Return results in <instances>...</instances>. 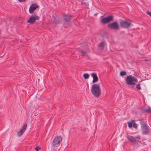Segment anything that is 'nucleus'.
<instances>
[{"instance_id":"nucleus-20","label":"nucleus","mask_w":151,"mask_h":151,"mask_svg":"<svg viewBox=\"0 0 151 151\" xmlns=\"http://www.w3.org/2000/svg\"><path fill=\"white\" fill-rule=\"evenodd\" d=\"M127 75V73L125 71H121L120 73V75L122 76H123Z\"/></svg>"},{"instance_id":"nucleus-9","label":"nucleus","mask_w":151,"mask_h":151,"mask_svg":"<svg viewBox=\"0 0 151 151\" xmlns=\"http://www.w3.org/2000/svg\"><path fill=\"white\" fill-rule=\"evenodd\" d=\"M131 23L125 21H122L120 22L121 26L125 28H128L130 25Z\"/></svg>"},{"instance_id":"nucleus-24","label":"nucleus","mask_w":151,"mask_h":151,"mask_svg":"<svg viewBox=\"0 0 151 151\" xmlns=\"http://www.w3.org/2000/svg\"><path fill=\"white\" fill-rule=\"evenodd\" d=\"M40 149V148L39 146H37L35 147V150L36 151H38L39 149Z\"/></svg>"},{"instance_id":"nucleus-18","label":"nucleus","mask_w":151,"mask_h":151,"mask_svg":"<svg viewBox=\"0 0 151 151\" xmlns=\"http://www.w3.org/2000/svg\"><path fill=\"white\" fill-rule=\"evenodd\" d=\"M144 112H146L148 113H151V109L149 108L148 109H145L144 110Z\"/></svg>"},{"instance_id":"nucleus-17","label":"nucleus","mask_w":151,"mask_h":151,"mask_svg":"<svg viewBox=\"0 0 151 151\" xmlns=\"http://www.w3.org/2000/svg\"><path fill=\"white\" fill-rule=\"evenodd\" d=\"M98 46L99 47L101 48L102 49H103L105 46V43L104 42H102L99 44Z\"/></svg>"},{"instance_id":"nucleus-5","label":"nucleus","mask_w":151,"mask_h":151,"mask_svg":"<svg viewBox=\"0 0 151 151\" xmlns=\"http://www.w3.org/2000/svg\"><path fill=\"white\" fill-rule=\"evenodd\" d=\"M107 27L111 29L118 30L119 29V25L117 22H114L108 24Z\"/></svg>"},{"instance_id":"nucleus-25","label":"nucleus","mask_w":151,"mask_h":151,"mask_svg":"<svg viewBox=\"0 0 151 151\" xmlns=\"http://www.w3.org/2000/svg\"><path fill=\"white\" fill-rule=\"evenodd\" d=\"M19 2H23L26 1V0H18Z\"/></svg>"},{"instance_id":"nucleus-2","label":"nucleus","mask_w":151,"mask_h":151,"mask_svg":"<svg viewBox=\"0 0 151 151\" xmlns=\"http://www.w3.org/2000/svg\"><path fill=\"white\" fill-rule=\"evenodd\" d=\"M126 83L129 85H134L138 82L137 78L134 77L130 75L127 76L125 79Z\"/></svg>"},{"instance_id":"nucleus-19","label":"nucleus","mask_w":151,"mask_h":151,"mask_svg":"<svg viewBox=\"0 0 151 151\" xmlns=\"http://www.w3.org/2000/svg\"><path fill=\"white\" fill-rule=\"evenodd\" d=\"M83 76L85 79H87L89 78V75L88 73H85L83 74Z\"/></svg>"},{"instance_id":"nucleus-11","label":"nucleus","mask_w":151,"mask_h":151,"mask_svg":"<svg viewBox=\"0 0 151 151\" xmlns=\"http://www.w3.org/2000/svg\"><path fill=\"white\" fill-rule=\"evenodd\" d=\"M52 21L55 24H59L62 22V20L57 17H53L51 19Z\"/></svg>"},{"instance_id":"nucleus-10","label":"nucleus","mask_w":151,"mask_h":151,"mask_svg":"<svg viewBox=\"0 0 151 151\" xmlns=\"http://www.w3.org/2000/svg\"><path fill=\"white\" fill-rule=\"evenodd\" d=\"M38 7V5L36 4H32L29 9V13H32Z\"/></svg>"},{"instance_id":"nucleus-15","label":"nucleus","mask_w":151,"mask_h":151,"mask_svg":"<svg viewBox=\"0 0 151 151\" xmlns=\"http://www.w3.org/2000/svg\"><path fill=\"white\" fill-rule=\"evenodd\" d=\"M139 122L141 125V127H145L146 126H147V124H146V122L144 121L143 119H141L139 120Z\"/></svg>"},{"instance_id":"nucleus-22","label":"nucleus","mask_w":151,"mask_h":151,"mask_svg":"<svg viewBox=\"0 0 151 151\" xmlns=\"http://www.w3.org/2000/svg\"><path fill=\"white\" fill-rule=\"evenodd\" d=\"M136 88L139 90H140L141 89V88L140 86V85L139 84H138L137 85L136 87Z\"/></svg>"},{"instance_id":"nucleus-1","label":"nucleus","mask_w":151,"mask_h":151,"mask_svg":"<svg viewBox=\"0 0 151 151\" xmlns=\"http://www.w3.org/2000/svg\"><path fill=\"white\" fill-rule=\"evenodd\" d=\"M91 92L95 97H98L101 94L99 85L98 84L93 85L91 89Z\"/></svg>"},{"instance_id":"nucleus-4","label":"nucleus","mask_w":151,"mask_h":151,"mask_svg":"<svg viewBox=\"0 0 151 151\" xmlns=\"http://www.w3.org/2000/svg\"><path fill=\"white\" fill-rule=\"evenodd\" d=\"M114 17L112 15H109L107 17L103 18L101 21L103 24H106L113 20Z\"/></svg>"},{"instance_id":"nucleus-12","label":"nucleus","mask_w":151,"mask_h":151,"mask_svg":"<svg viewBox=\"0 0 151 151\" xmlns=\"http://www.w3.org/2000/svg\"><path fill=\"white\" fill-rule=\"evenodd\" d=\"M72 16L71 15L65 14L63 16L64 21L65 22H69L71 19Z\"/></svg>"},{"instance_id":"nucleus-7","label":"nucleus","mask_w":151,"mask_h":151,"mask_svg":"<svg viewBox=\"0 0 151 151\" xmlns=\"http://www.w3.org/2000/svg\"><path fill=\"white\" fill-rule=\"evenodd\" d=\"M126 137L131 142L134 144H138V142H139V140L137 139V138L139 137H134L129 135H127Z\"/></svg>"},{"instance_id":"nucleus-23","label":"nucleus","mask_w":151,"mask_h":151,"mask_svg":"<svg viewBox=\"0 0 151 151\" xmlns=\"http://www.w3.org/2000/svg\"><path fill=\"white\" fill-rule=\"evenodd\" d=\"M137 124L135 123V122H134L133 124V127L135 129H137Z\"/></svg>"},{"instance_id":"nucleus-13","label":"nucleus","mask_w":151,"mask_h":151,"mask_svg":"<svg viewBox=\"0 0 151 151\" xmlns=\"http://www.w3.org/2000/svg\"><path fill=\"white\" fill-rule=\"evenodd\" d=\"M141 128L142 133L143 134H147L149 131V127L147 125L145 127H141Z\"/></svg>"},{"instance_id":"nucleus-14","label":"nucleus","mask_w":151,"mask_h":151,"mask_svg":"<svg viewBox=\"0 0 151 151\" xmlns=\"http://www.w3.org/2000/svg\"><path fill=\"white\" fill-rule=\"evenodd\" d=\"M91 76L93 78V83H95L98 81V78L96 73H91Z\"/></svg>"},{"instance_id":"nucleus-16","label":"nucleus","mask_w":151,"mask_h":151,"mask_svg":"<svg viewBox=\"0 0 151 151\" xmlns=\"http://www.w3.org/2000/svg\"><path fill=\"white\" fill-rule=\"evenodd\" d=\"M134 122V120H131L130 122H127L128 126L129 128H131L132 127V125H133Z\"/></svg>"},{"instance_id":"nucleus-8","label":"nucleus","mask_w":151,"mask_h":151,"mask_svg":"<svg viewBox=\"0 0 151 151\" xmlns=\"http://www.w3.org/2000/svg\"><path fill=\"white\" fill-rule=\"evenodd\" d=\"M27 127V124L25 123L20 129L19 131L17 132V135L18 137H21L23 134L26 129Z\"/></svg>"},{"instance_id":"nucleus-6","label":"nucleus","mask_w":151,"mask_h":151,"mask_svg":"<svg viewBox=\"0 0 151 151\" xmlns=\"http://www.w3.org/2000/svg\"><path fill=\"white\" fill-rule=\"evenodd\" d=\"M40 17L36 14H33L31 16L27 21V22L31 24H33L36 20H39Z\"/></svg>"},{"instance_id":"nucleus-21","label":"nucleus","mask_w":151,"mask_h":151,"mask_svg":"<svg viewBox=\"0 0 151 151\" xmlns=\"http://www.w3.org/2000/svg\"><path fill=\"white\" fill-rule=\"evenodd\" d=\"M81 55L82 56H85L86 54V53L84 51H83V50H81Z\"/></svg>"},{"instance_id":"nucleus-3","label":"nucleus","mask_w":151,"mask_h":151,"mask_svg":"<svg viewBox=\"0 0 151 151\" xmlns=\"http://www.w3.org/2000/svg\"><path fill=\"white\" fill-rule=\"evenodd\" d=\"M62 137L60 136L55 137L52 143L53 146L55 147L59 146L60 145V142L62 141Z\"/></svg>"}]
</instances>
